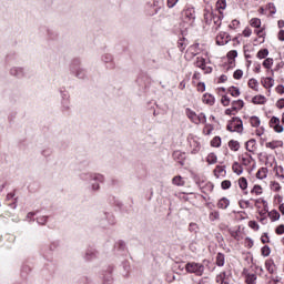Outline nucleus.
<instances>
[{"mask_svg": "<svg viewBox=\"0 0 284 284\" xmlns=\"http://www.w3.org/2000/svg\"><path fill=\"white\" fill-rule=\"evenodd\" d=\"M81 181L89 183L92 192H99L101 190L100 183H104L105 176L99 173H82L80 174Z\"/></svg>", "mask_w": 284, "mask_h": 284, "instance_id": "obj_1", "label": "nucleus"}, {"mask_svg": "<svg viewBox=\"0 0 284 284\" xmlns=\"http://www.w3.org/2000/svg\"><path fill=\"white\" fill-rule=\"evenodd\" d=\"M185 271L189 274H195V276H202L205 272V265L196 262H189L185 264Z\"/></svg>", "mask_w": 284, "mask_h": 284, "instance_id": "obj_2", "label": "nucleus"}, {"mask_svg": "<svg viewBox=\"0 0 284 284\" xmlns=\"http://www.w3.org/2000/svg\"><path fill=\"white\" fill-rule=\"evenodd\" d=\"M226 130H229V132H237L239 134L243 133V120L239 116L232 118L226 125Z\"/></svg>", "mask_w": 284, "mask_h": 284, "instance_id": "obj_3", "label": "nucleus"}, {"mask_svg": "<svg viewBox=\"0 0 284 284\" xmlns=\"http://www.w3.org/2000/svg\"><path fill=\"white\" fill-rule=\"evenodd\" d=\"M99 222H100V226L105 229V227H110V225H114V223H116V220L114 219V215L108 212H103L99 215Z\"/></svg>", "mask_w": 284, "mask_h": 284, "instance_id": "obj_4", "label": "nucleus"}, {"mask_svg": "<svg viewBox=\"0 0 284 284\" xmlns=\"http://www.w3.org/2000/svg\"><path fill=\"white\" fill-rule=\"evenodd\" d=\"M10 74L17 79H23L26 77V70L21 67H12L10 69Z\"/></svg>", "mask_w": 284, "mask_h": 284, "instance_id": "obj_5", "label": "nucleus"}, {"mask_svg": "<svg viewBox=\"0 0 284 284\" xmlns=\"http://www.w3.org/2000/svg\"><path fill=\"white\" fill-rule=\"evenodd\" d=\"M195 65L196 68L204 70L205 74H210V72H212V68L205 65V60L202 57L196 58Z\"/></svg>", "mask_w": 284, "mask_h": 284, "instance_id": "obj_6", "label": "nucleus"}, {"mask_svg": "<svg viewBox=\"0 0 284 284\" xmlns=\"http://www.w3.org/2000/svg\"><path fill=\"white\" fill-rule=\"evenodd\" d=\"M270 126L273 128V130H275V132L277 133L283 132V125H281V120L276 116H273L270 120Z\"/></svg>", "mask_w": 284, "mask_h": 284, "instance_id": "obj_7", "label": "nucleus"}, {"mask_svg": "<svg viewBox=\"0 0 284 284\" xmlns=\"http://www.w3.org/2000/svg\"><path fill=\"white\" fill-rule=\"evenodd\" d=\"M102 61L103 63L106 64V68H109V70H114V58L112 57V54L110 53L103 54Z\"/></svg>", "mask_w": 284, "mask_h": 284, "instance_id": "obj_8", "label": "nucleus"}, {"mask_svg": "<svg viewBox=\"0 0 284 284\" xmlns=\"http://www.w3.org/2000/svg\"><path fill=\"white\" fill-rule=\"evenodd\" d=\"M227 43H230V36H227V33H220L216 37L217 45H227Z\"/></svg>", "mask_w": 284, "mask_h": 284, "instance_id": "obj_9", "label": "nucleus"}, {"mask_svg": "<svg viewBox=\"0 0 284 284\" xmlns=\"http://www.w3.org/2000/svg\"><path fill=\"white\" fill-rule=\"evenodd\" d=\"M173 159L181 165H185V153L181 151L173 152Z\"/></svg>", "mask_w": 284, "mask_h": 284, "instance_id": "obj_10", "label": "nucleus"}, {"mask_svg": "<svg viewBox=\"0 0 284 284\" xmlns=\"http://www.w3.org/2000/svg\"><path fill=\"white\" fill-rule=\"evenodd\" d=\"M71 72L75 74L78 79H85V69H82L81 67H78L77 69L71 67Z\"/></svg>", "mask_w": 284, "mask_h": 284, "instance_id": "obj_11", "label": "nucleus"}, {"mask_svg": "<svg viewBox=\"0 0 284 284\" xmlns=\"http://www.w3.org/2000/svg\"><path fill=\"white\" fill-rule=\"evenodd\" d=\"M214 14H215L214 12H212L207 9L204 10L203 17H204V21L207 26L212 24V21L214 19Z\"/></svg>", "mask_w": 284, "mask_h": 284, "instance_id": "obj_12", "label": "nucleus"}, {"mask_svg": "<svg viewBox=\"0 0 284 284\" xmlns=\"http://www.w3.org/2000/svg\"><path fill=\"white\" fill-rule=\"evenodd\" d=\"M184 16L186 17V19H189V21H194V19H196V11L192 7L187 8L186 10H184Z\"/></svg>", "mask_w": 284, "mask_h": 284, "instance_id": "obj_13", "label": "nucleus"}, {"mask_svg": "<svg viewBox=\"0 0 284 284\" xmlns=\"http://www.w3.org/2000/svg\"><path fill=\"white\" fill-rule=\"evenodd\" d=\"M223 12H220V14H214L213 16V20H212V22L214 23V28H215V30H217L219 28H221V23H222V21H223Z\"/></svg>", "mask_w": 284, "mask_h": 284, "instance_id": "obj_14", "label": "nucleus"}, {"mask_svg": "<svg viewBox=\"0 0 284 284\" xmlns=\"http://www.w3.org/2000/svg\"><path fill=\"white\" fill-rule=\"evenodd\" d=\"M219 210H227L230 207V200L227 197H222L217 202Z\"/></svg>", "mask_w": 284, "mask_h": 284, "instance_id": "obj_15", "label": "nucleus"}, {"mask_svg": "<svg viewBox=\"0 0 284 284\" xmlns=\"http://www.w3.org/2000/svg\"><path fill=\"white\" fill-rule=\"evenodd\" d=\"M185 114H186L187 119H190V121H192V123L196 124V120H197V116H199V114H196V112H194L190 108H187L185 110Z\"/></svg>", "mask_w": 284, "mask_h": 284, "instance_id": "obj_16", "label": "nucleus"}, {"mask_svg": "<svg viewBox=\"0 0 284 284\" xmlns=\"http://www.w3.org/2000/svg\"><path fill=\"white\" fill-rule=\"evenodd\" d=\"M97 254H98L97 250L89 248L85 252L84 258H85V261H93V258H97Z\"/></svg>", "mask_w": 284, "mask_h": 284, "instance_id": "obj_17", "label": "nucleus"}, {"mask_svg": "<svg viewBox=\"0 0 284 284\" xmlns=\"http://www.w3.org/2000/svg\"><path fill=\"white\" fill-rule=\"evenodd\" d=\"M203 103H206V105H214V95L210 93H205L202 98Z\"/></svg>", "mask_w": 284, "mask_h": 284, "instance_id": "obj_18", "label": "nucleus"}, {"mask_svg": "<svg viewBox=\"0 0 284 284\" xmlns=\"http://www.w3.org/2000/svg\"><path fill=\"white\" fill-rule=\"evenodd\" d=\"M266 101H267V99H266L264 95H255V97L252 99V102H253L255 105H263V104H265Z\"/></svg>", "mask_w": 284, "mask_h": 284, "instance_id": "obj_19", "label": "nucleus"}, {"mask_svg": "<svg viewBox=\"0 0 284 284\" xmlns=\"http://www.w3.org/2000/svg\"><path fill=\"white\" fill-rule=\"evenodd\" d=\"M263 88H274V80L272 78H263L261 81Z\"/></svg>", "mask_w": 284, "mask_h": 284, "instance_id": "obj_20", "label": "nucleus"}, {"mask_svg": "<svg viewBox=\"0 0 284 284\" xmlns=\"http://www.w3.org/2000/svg\"><path fill=\"white\" fill-rule=\"evenodd\" d=\"M243 105H245L243 100H235L232 102V108L233 110H235V112H239V110H243Z\"/></svg>", "mask_w": 284, "mask_h": 284, "instance_id": "obj_21", "label": "nucleus"}, {"mask_svg": "<svg viewBox=\"0 0 284 284\" xmlns=\"http://www.w3.org/2000/svg\"><path fill=\"white\" fill-rule=\"evenodd\" d=\"M229 148L230 150H232L233 152H239L240 148H241V143H239V141L236 140H231L229 142Z\"/></svg>", "mask_w": 284, "mask_h": 284, "instance_id": "obj_22", "label": "nucleus"}, {"mask_svg": "<svg viewBox=\"0 0 284 284\" xmlns=\"http://www.w3.org/2000/svg\"><path fill=\"white\" fill-rule=\"evenodd\" d=\"M113 278H112V268L109 270V272H106L103 276V283L104 284H112L113 283Z\"/></svg>", "mask_w": 284, "mask_h": 284, "instance_id": "obj_23", "label": "nucleus"}, {"mask_svg": "<svg viewBox=\"0 0 284 284\" xmlns=\"http://www.w3.org/2000/svg\"><path fill=\"white\" fill-rule=\"evenodd\" d=\"M256 179H267V168H261L256 173Z\"/></svg>", "mask_w": 284, "mask_h": 284, "instance_id": "obj_24", "label": "nucleus"}, {"mask_svg": "<svg viewBox=\"0 0 284 284\" xmlns=\"http://www.w3.org/2000/svg\"><path fill=\"white\" fill-rule=\"evenodd\" d=\"M246 150L247 152H254L256 150V140H248L246 143Z\"/></svg>", "mask_w": 284, "mask_h": 284, "instance_id": "obj_25", "label": "nucleus"}, {"mask_svg": "<svg viewBox=\"0 0 284 284\" xmlns=\"http://www.w3.org/2000/svg\"><path fill=\"white\" fill-rule=\"evenodd\" d=\"M216 265L223 267L225 265V255L223 253H217L216 255Z\"/></svg>", "mask_w": 284, "mask_h": 284, "instance_id": "obj_26", "label": "nucleus"}, {"mask_svg": "<svg viewBox=\"0 0 284 284\" xmlns=\"http://www.w3.org/2000/svg\"><path fill=\"white\" fill-rule=\"evenodd\" d=\"M178 48H179L180 52H183V50H185V48H187V39L181 38L178 41Z\"/></svg>", "mask_w": 284, "mask_h": 284, "instance_id": "obj_27", "label": "nucleus"}, {"mask_svg": "<svg viewBox=\"0 0 284 284\" xmlns=\"http://www.w3.org/2000/svg\"><path fill=\"white\" fill-rule=\"evenodd\" d=\"M248 88L252 90H255V92H258V81L256 79H250L248 80Z\"/></svg>", "mask_w": 284, "mask_h": 284, "instance_id": "obj_28", "label": "nucleus"}, {"mask_svg": "<svg viewBox=\"0 0 284 284\" xmlns=\"http://www.w3.org/2000/svg\"><path fill=\"white\" fill-rule=\"evenodd\" d=\"M268 216L271 219V221H278V219H281V213H278V211L276 210H272L270 213H268Z\"/></svg>", "mask_w": 284, "mask_h": 284, "instance_id": "obj_29", "label": "nucleus"}, {"mask_svg": "<svg viewBox=\"0 0 284 284\" xmlns=\"http://www.w3.org/2000/svg\"><path fill=\"white\" fill-rule=\"evenodd\" d=\"M250 123L252 125V128H258V125H261V119H258V116L253 115L250 119Z\"/></svg>", "mask_w": 284, "mask_h": 284, "instance_id": "obj_30", "label": "nucleus"}, {"mask_svg": "<svg viewBox=\"0 0 284 284\" xmlns=\"http://www.w3.org/2000/svg\"><path fill=\"white\" fill-rule=\"evenodd\" d=\"M219 159L216 158V154L214 153H210L207 156H206V162L209 163V165H214V163H216Z\"/></svg>", "mask_w": 284, "mask_h": 284, "instance_id": "obj_31", "label": "nucleus"}, {"mask_svg": "<svg viewBox=\"0 0 284 284\" xmlns=\"http://www.w3.org/2000/svg\"><path fill=\"white\" fill-rule=\"evenodd\" d=\"M233 172L240 176V174H243V166L239 164L237 162L233 163Z\"/></svg>", "mask_w": 284, "mask_h": 284, "instance_id": "obj_32", "label": "nucleus"}, {"mask_svg": "<svg viewBox=\"0 0 284 284\" xmlns=\"http://www.w3.org/2000/svg\"><path fill=\"white\" fill-rule=\"evenodd\" d=\"M173 185L183 186L185 182H183V178L181 175L174 176L172 180Z\"/></svg>", "mask_w": 284, "mask_h": 284, "instance_id": "obj_33", "label": "nucleus"}, {"mask_svg": "<svg viewBox=\"0 0 284 284\" xmlns=\"http://www.w3.org/2000/svg\"><path fill=\"white\" fill-rule=\"evenodd\" d=\"M229 93L231 94V97H241V90H239V88L236 87L229 88Z\"/></svg>", "mask_w": 284, "mask_h": 284, "instance_id": "obj_34", "label": "nucleus"}, {"mask_svg": "<svg viewBox=\"0 0 284 284\" xmlns=\"http://www.w3.org/2000/svg\"><path fill=\"white\" fill-rule=\"evenodd\" d=\"M270 54V50H267V49H261L258 52H257V54H256V57H257V59H266V57Z\"/></svg>", "mask_w": 284, "mask_h": 284, "instance_id": "obj_35", "label": "nucleus"}, {"mask_svg": "<svg viewBox=\"0 0 284 284\" xmlns=\"http://www.w3.org/2000/svg\"><path fill=\"white\" fill-rule=\"evenodd\" d=\"M201 123H207V118L205 116V113L197 114V120L195 122V125H199Z\"/></svg>", "mask_w": 284, "mask_h": 284, "instance_id": "obj_36", "label": "nucleus"}, {"mask_svg": "<svg viewBox=\"0 0 284 284\" xmlns=\"http://www.w3.org/2000/svg\"><path fill=\"white\" fill-rule=\"evenodd\" d=\"M272 65H274V59L272 58H266L263 61V67L266 68V70H270V68H272Z\"/></svg>", "mask_w": 284, "mask_h": 284, "instance_id": "obj_37", "label": "nucleus"}, {"mask_svg": "<svg viewBox=\"0 0 284 284\" xmlns=\"http://www.w3.org/2000/svg\"><path fill=\"white\" fill-rule=\"evenodd\" d=\"M225 8H227V1L226 0H217L216 9L217 10H225Z\"/></svg>", "mask_w": 284, "mask_h": 284, "instance_id": "obj_38", "label": "nucleus"}, {"mask_svg": "<svg viewBox=\"0 0 284 284\" xmlns=\"http://www.w3.org/2000/svg\"><path fill=\"white\" fill-rule=\"evenodd\" d=\"M210 221H219L221 219V213L219 211H213L209 215Z\"/></svg>", "mask_w": 284, "mask_h": 284, "instance_id": "obj_39", "label": "nucleus"}, {"mask_svg": "<svg viewBox=\"0 0 284 284\" xmlns=\"http://www.w3.org/2000/svg\"><path fill=\"white\" fill-rule=\"evenodd\" d=\"M251 194H256V196H260V194H263V187H261V185H254V187L251 190Z\"/></svg>", "mask_w": 284, "mask_h": 284, "instance_id": "obj_40", "label": "nucleus"}, {"mask_svg": "<svg viewBox=\"0 0 284 284\" xmlns=\"http://www.w3.org/2000/svg\"><path fill=\"white\" fill-rule=\"evenodd\" d=\"M239 185H240L241 190H247V179L240 178Z\"/></svg>", "mask_w": 284, "mask_h": 284, "instance_id": "obj_41", "label": "nucleus"}, {"mask_svg": "<svg viewBox=\"0 0 284 284\" xmlns=\"http://www.w3.org/2000/svg\"><path fill=\"white\" fill-rule=\"evenodd\" d=\"M211 145L212 148H221V138L220 136L213 138V140L211 141Z\"/></svg>", "mask_w": 284, "mask_h": 284, "instance_id": "obj_42", "label": "nucleus"}, {"mask_svg": "<svg viewBox=\"0 0 284 284\" xmlns=\"http://www.w3.org/2000/svg\"><path fill=\"white\" fill-rule=\"evenodd\" d=\"M252 28H261V19L258 18H253L250 21Z\"/></svg>", "mask_w": 284, "mask_h": 284, "instance_id": "obj_43", "label": "nucleus"}, {"mask_svg": "<svg viewBox=\"0 0 284 284\" xmlns=\"http://www.w3.org/2000/svg\"><path fill=\"white\" fill-rule=\"evenodd\" d=\"M62 108L63 110H70V100H68V95L64 94L63 101H62Z\"/></svg>", "mask_w": 284, "mask_h": 284, "instance_id": "obj_44", "label": "nucleus"}, {"mask_svg": "<svg viewBox=\"0 0 284 284\" xmlns=\"http://www.w3.org/2000/svg\"><path fill=\"white\" fill-rule=\"evenodd\" d=\"M221 187H222V190H230V187H232V182L230 180H224L221 183Z\"/></svg>", "mask_w": 284, "mask_h": 284, "instance_id": "obj_45", "label": "nucleus"}, {"mask_svg": "<svg viewBox=\"0 0 284 284\" xmlns=\"http://www.w3.org/2000/svg\"><path fill=\"white\" fill-rule=\"evenodd\" d=\"M247 284H256V275L255 274H248L246 278Z\"/></svg>", "mask_w": 284, "mask_h": 284, "instance_id": "obj_46", "label": "nucleus"}, {"mask_svg": "<svg viewBox=\"0 0 284 284\" xmlns=\"http://www.w3.org/2000/svg\"><path fill=\"white\" fill-rule=\"evenodd\" d=\"M275 172H276V176H278V179H284V170H283V166H276V168H275Z\"/></svg>", "mask_w": 284, "mask_h": 284, "instance_id": "obj_47", "label": "nucleus"}, {"mask_svg": "<svg viewBox=\"0 0 284 284\" xmlns=\"http://www.w3.org/2000/svg\"><path fill=\"white\" fill-rule=\"evenodd\" d=\"M271 190L273 192H280L281 191V184L278 182H271Z\"/></svg>", "mask_w": 284, "mask_h": 284, "instance_id": "obj_48", "label": "nucleus"}, {"mask_svg": "<svg viewBox=\"0 0 284 284\" xmlns=\"http://www.w3.org/2000/svg\"><path fill=\"white\" fill-rule=\"evenodd\" d=\"M37 223L39 225H45L48 223V216L43 215V216L37 217Z\"/></svg>", "mask_w": 284, "mask_h": 284, "instance_id": "obj_49", "label": "nucleus"}, {"mask_svg": "<svg viewBox=\"0 0 284 284\" xmlns=\"http://www.w3.org/2000/svg\"><path fill=\"white\" fill-rule=\"evenodd\" d=\"M261 252H262V256H270V254H272V251L270 250V246H267V245L263 246Z\"/></svg>", "mask_w": 284, "mask_h": 284, "instance_id": "obj_50", "label": "nucleus"}, {"mask_svg": "<svg viewBox=\"0 0 284 284\" xmlns=\"http://www.w3.org/2000/svg\"><path fill=\"white\" fill-rule=\"evenodd\" d=\"M221 103H222V105L227 108V105H230V97L223 95L222 99H221Z\"/></svg>", "mask_w": 284, "mask_h": 284, "instance_id": "obj_51", "label": "nucleus"}, {"mask_svg": "<svg viewBox=\"0 0 284 284\" xmlns=\"http://www.w3.org/2000/svg\"><path fill=\"white\" fill-rule=\"evenodd\" d=\"M233 78L239 80L243 78V70L237 69L234 73H233Z\"/></svg>", "mask_w": 284, "mask_h": 284, "instance_id": "obj_52", "label": "nucleus"}, {"mask_svg": "<svg viewBox=\"0 0 284 284\" xmlns=\"http://www.w3.org/2000/svg\"><path fill=\"white\" fill-rule=\"evenodd\" d=\"M266 148H270L271 150H276V148H278V142L276 141L267 142Z\"/></svg>", "mask_w": 284, "mask_h": 284, "instance_id": "obj_53", "label": "nucleus"}, {"mask_svg": "<svg viewBox=\"0 0 284 284\" xmlns=\"http://www.w3.org/2000/svg\"><path fill=\"white\" fill-rule=\"evenodd\" d=\"M265 265H266L267 272H270V274H274V264L266 262Z\"/></svg>", "mask_w": 284, "mask_h": 284, "instance_id": "obj_54", "label": "nucleus"}, {"mask_svg": "<svg viewBox=\"0 0 284 284\" xmlns=\"http://www.w3.org/2000/svg\"><path fill=\"white\" fill-rule=\"evenodd\" d=\"M239 204L242 210H246V207H250V201H240Z\"/></svg>", "mask_w": 284, "mask_h": 284, "instance_id": "obj_55", "label": "nucleus"}, {"mask_svg": "<svg viewBox=\"0 0 284 284\" xmlns=\"http://www.w3.org/2000/svg\"><path fill=\"white\" fill-rule=\"evenodd\" d=\"M236 57H239V52L236 50L230 51L227 53L229 59H236Z\"/></svg>", "mask_w": 284, "mask_h": 284, "instance_id": "obj_56", "label": "nucleus"}, {"mask_svg": "<svg viewBox=\"0 0 284 284\" xmlns=\"http://www.w3.org/2000/svg\"><path fill=\"white\" fill-rule=\"evenodd\" d=\"M189 230H190V232H196V230H199V224L197 223H190Z\"/></svg>", "mask_w": 284, "mask_h": 284, "instance_id": "obj_57", "label": "nucleus"}, {"mask_svg": "<svg viewBox=\"0 0 284 284\" xmlns=\"http://www.w3.org/2000/svg\"><path fill=\"white\" fill-rule=\"evenodd\" d=\"M275 234H278V235L284 234V224H281L276 227Z\"/></svg>", "mask_w": 284, "mask_h": 284, "instance_id": "obj_58", "label": "nucleus"}, {"mask_svg": "<svg viewBox=\"0 0 284 284\" xmlns=\"http://www.w3.org/2000/svg\"><path fill=\"white\" fill-rule=\"evenodd\" d=\"M243 37H246V38L252 37V29L245 28V29L243 30Z\"/></svg>", "mask_w": 284, "mask_h": 284, "instance_id": "obj_59", "label": "nucleus"}, {"mask_svg": "<svg viewBox=\"0 0 284 284\" xmlns=\"http://www.w3.org/2000/svg\"><path fill=\"white\" fill-rule=\"evenodd\" d=\"M248 226H250L252 230H258V223H256V221H250V222H248Z\"/></svg>", "mask_w": 284, "mask_h": 284, "instance_id": "obj_60", "label": "nucleus"}, {"mask_svg": "<svg viewBox=\"0 0 284 284\" xmlns=\"http://www.w3.org/2000/svg\"><path fill=\"white\" fill-rule=\"evenodd\" d=\"M179 3V0H168L166 6L168 8H174Z\"/></svg>", "mask_w": 284, "mask_h": 284, "instance_id": "obj_61", "label": "nucleus"}, {"mask_svg": "<svg viewBox=\"0 0 284 284\" xmlns=\"http://www.w3.org/2000/svg\"><path fill=\"white\" fill-rule=\"evenodd\" d=\"M276 108H278L280 110H283V108H284V99H280L276 102Z\"/></svg>", "mask_w": 284, "mask_h": 284, "instance_id": "obj_62", "label": "nucleus"}, {"mask_svg": "<svg viewBox=\"0 0 284 284\" xmlns=\"http://www.w3.org/2000/svg\"><path fill=\"white\" fill-rule=\"evenodd\" d=\"M197 90H199V92H205V84L203 82H199Z\"/></svg>", "mask_w": 284, "mask_h": 284, "instance_id": "obj_63", "label": "nucleus"}, {"mask_svg": "<svg viewBox=\"0 0 284 284\" xmlns=\"http://www.w3.org/2000/svg\"><path fill=\"white\" fill-rule=\"evenodd\" d=\"M277 37L280 41H284V30H280Z\"/></svg>", "mask_w": 284, "mask_h": 284, "instance_id": "obj_64", "label": "nucleus"}]
</instances>
